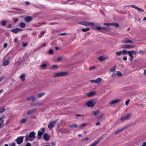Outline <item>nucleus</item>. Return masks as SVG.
I'll list each match as a JSON object with an SVG mask.
<instances>
[{
  "label": "nucleus",
  "mask_w": 146,
  "mask_h": 146,
  "mask_svg": "<svg viewBox=\"0 0 146 146\" xmlns=\"http://www.w3.org/2000/svg\"><path fill=\"white\" fill-rule=\"evenodd\" d=\"M35 133L34 131L31 132L28 135L27 134L25 137L26 138L25 141H32L35 138Z\"/></svg>",
  "instance_id": "f257e3e1"
},
{
  "label": "nucleus",
  "mask_w": 146,
  "mask_h": 146,
  "mask_svg": "<svg viewBox=\"0 0 146 146\" xmlns=\"http://www.w3.org/2000/svg\"><path fill=\"white\" fill-rule=\"evenodd\" d=\"M96 103V101L95 100H91L86 102L85 104L89 107H93Z\"/></svg>",
  "instance_id": "f03ea898"
},
{
  "label": "nucleus",
  "mask_w": 146,
  "mask_h": 146,
  "mask_svg": "<svg viewBox=\"0 0 146 146\" xmlns=\"http://www.w3.org/2000/svg\"><path fill=\"white\" fill-rule=\"evenodd\" d=\"M67 74L66 72H60L54 73L53 75V77H60L64 76Z\"/></svg>",
  "instance_id": "7ed1b4c3"
},
{
  "label": "nucleus",
  "mask_w": 146,
  "mask_h": 146,
  "mask_svg": "<svg viewBox=\"0 0 146 146\" xmlns=\"http://www.w3.org/2000/svg\"><path fill=\"white\" fill-rule=\"evenodd\" d=\"M137 53V51L131 50L128 52V54L130 57L134 58L135 56Z\"/></svg>",
  "instance_id": "20e7f679"
},
{
  "label": "nucleus",
  "mask_w": 146,
  "mask_h": 146,
  "mask_svg": "<svg viewBox=\"0 0 146 146\" xmlns=\"http://www.w3.org/2000/svg\"><path fill=\"white\" fill-rule=\"evenodd\" d=\"M24 137V136L19 137L15 139V141L18 144H20L23 142Z\"/></svg>",
  "instance_id": "39448f33"
},
{
  "label": "nucleus",
  "mask_w": 146,
  "mask_h": 146,
  "mask_svg": "<svg viewBox=\"0 0 146 146\" xmlns=\"http://www.w3.org/2000/svg\"><path fill=\"white\" fill-rule=\"evenodd\" d=\"M80 24L87 26H91L94 25L92 23H90L87 21H82L80 22Z\"/></svg>",
  "instance_id": "423d86ee"
},
{
  "label": "nucleus",
  "mask_w": 146,
  "mask_h": 146,
  "mask_svg": "<svg viewBox=\"0 0 146 146\" xmlns=\"http://www.w3.org/2000/svg\"><path fill=\"white\" fill-rule=\"evenodd\" d=\"M56 122L53 121L50 122L48 125V128L49 130L52 129L55 125Z\"/></svg>",
  "instance_id": "0eeeda50"
},
{
  "label": "nucleus",
  "mask_w": 146,
  "mask_h": 146,
  "mask_svg": "<svg viewBox=\"0 0 146 146\" xmlns=\"http://www.w3.org/2000/svg\"><path fill=\"white\" fill-rule=\"evenodd\" d=\"M22 29H21L16 28L11 30V31L15 33H17L18 32L22 31Z\"/></svg>",
  "instance_id": "6e6552de"
},
{
  "label": "nucleus",
  "mask_w": 146,
  "mask_h": 146,
  "mask_svg": "<svg viewBox=\"0 0 146 146\" xmlns=\"http://www.w3.org/2000/svg\"><path fill=\"white\" fill-rule=\"evenodd\" d=\"M121 42L123 43H132L133 42L131 40H129L128 38H124L123 39Z\"/></svg>",
  "instance_id": "1a4fd4ad"
},
{
  "label": "nucleus",
  "mask_w": 146,
  "mask_h": 146,
  "mask_svg": "<svg viewBox=\"0 0 146 146\" xmlns=\"http://www.w3.org/2000/svg\"><path fill=\"white\" fill-rule=\"evenodd\" d=\"M108 58V57L107 56H101L99 57L98 59L100 61L102 62Z\"/></svg>",
  "instance_id": "9d476101"
},
{
  "label": "nucleus",
  "mask_w": 146,
  "mask_h": 146,
  "mask_svg": "<svg viewBox=\"0 0 146 146\" xmlns=\"http://www.w3.org/2000/svg\"><path fill=\"white\" fill-rule=\"evenodd\" d=\"M134 47V46L130 45H124L123 46V48H124L131 49Z\"/></svg>",
  "instance_id": "9b49d317"
},
{
  "label": "nucleus",
  "mask_w": 146,
  "mask_h": 146,
  "mask_svg": "<svg viewBox=\"0 0 146 146\" xmlns=\"http://www.w3.org/2000/svg\"><path fill=\"white\" fill-rule=\"evenodd\" d=\"M120 100L119 99H116L114 100H112L111 101L109 104H113L117 103L120 101Z\"/></svg>",
  "instance_id": "f8f14e48"
},
{
  "label": "nucleus",
  "mask_w": 146,
  "mask_h": 146,
  "mask_svg": "<svg viewBox=\"0 0 146 146\" xmlns=\"http://www.w3.org/2000/svg\"><path fill=\"white\" fill-rule=\"evenodd\" d=\"M4 123V120L3 119L0 117V128H1L3 126Z\"/></svg>",
  "instance_id": "ddd939ff"
},
{
  "label": "nucleus",
  "mask_w": 146,
  "mask_h": 146,
  "mask_svg": "<svg viewBox=\"0 0 146 146\" xmlns=\"http://www.w3.org/2000/svg\"><path fill=\"white\" fill-rule=\"evenodd\" d=\"M45 94V92H42L37 94L36 96L37 97L40 98L44 96Z\"/></svg>",
  "instance_id": "4468645a"
},
{
  "label": "nucleus",
  "mask_w": 146,
  "mask_h": 146,
  "mask_svg": "<svg viewBox=\"0 0 146 146\" xmlns=\"http://www.w3.org/2000/svg\"><path fill=\"white\" fill-rule=\"evenodd\" d=\"M96 94V92L94 91H91L88 93L87 95L89 97L92 96Z\"/></svg>",
  "instance_id": "2eb2a0df"
},
{
  "label": "nucleus",
  "mask_w": 146,
  "mask_h": 146,
  "mask_svg": "<svg viewBox=\"0 0 146 146\" xmlns=\"http://www.w3.org/2000/svg\"><path fill=\"white\" fill-rule=\"evenodd\" d=\"M43 137L44 139L46 141H48L50 138V137L47 134H45L43 135Z\"/></svg>",
  "instance_id": "dca6fc26"
},
{
  "label": "nucleus",
  "mask_w": 146,
  "mask_h": 146,
  "mask_svg": "<svg viewBox=\"0 0 146 146\" xmlns=\"http://www.w3.org/2000/svg\"><path fill=\"white\" fill-rule=\"evenodd\" d=\"M32 17L30 16L27 17L25 18V20L27 22H29L31 21L32 20Z\"/></svg>",
  "instance_id": "f3484780"
},
{
  "label": "nucleus",
  "mask_w": 146,
  "mask_h": 146,
  "mask_svg": "<svg viewBox=\"0 0 146 146\" xmlns=\"http://www.w3.org/2000/svg\"><path fill=\"white\" fill-rule=\"evenodd\" d=\"M44 105V103L40 102H37L34 104V106H41Z\"/></svg>",
  "instance_id": "a211bd4d"
},
{
  "label": "nucleus",
  "mask_w": 146,
  "mask_h": 146,
  "mask_svg": "<svg viewBox=\"0 0 146 146\" xmlns=\"http://www.w3.org/2000/svg\"><path fill=\"white\" fill-rule=\"evenodd\" d=\"M78 125L74 123L69 125V127L70 128H74L77 127Z\"/></svg>",
  "instance_id": "6ab92c4d"
},
{
  "label": "nucleus",
  "mask_w": 146,
  "mask_h": 146,
  "mask_svg": "<svg viewBox=\"0 0 146 146\" xmlns=\"http://www.w3.org/2000/svg\"><path fill=\"white\" fill-rule=\"evenodd\" d=\"M44 133L43 132H41V131H39L38 132V136L37 137V138L38 139H40L41 136Z\"/></svg>",
  "instance_id": "aec40b11"
},
{
  "label": "nucleus",
  "mask_w": 146,
  "mask_h": 146,
  "mask_svg": "<svg viewBox=\"0 0 146 146\" xmlns=\"http://www.w3.org/2000/svg\"><path fill=\"white\" fill-rule=\"evenodd\" d=\"M100 112V110H97L96 111H93L92 113L94 115L96 116L98 115Z\"/></svg>",
  "instance_id": "412c9836"
},
{
  "label": "nucleus",
  "mask_w": 146,
  "mask_h": 146,
  "mask_svg": "<svg viewBox=\"0 0 146 146\" xmlns=\"http://www.w3.org/2000/svg\"><path fill=\"white\" fill-rule=\"evenodd\" d=\"M125 129V128H123L122 129H119V130H118L117 131H116L115 133V134H117L121 132H122V131H123L124 129Z\"/></svg>",
  "instance_id": "4be33fe9"
},
{
  "label": "nucleus",
  "mask_w": 146,
  "mask_h": 146,
  "mask_svg": "<svg viewBox=\"0 0 146 146\" xmlns=\"http://www.w3.org/2000/svg\"><path fill=\"white\" fill-rule=\"evenodd\" d=\"M102 79L100 78H98L95 80V83H99L102 81Z\"/></svg>",
  "instance_id": "5701e85b"
},
{
  "label": "nucleus",
  "mask_w": 146,
  "mask_h": 146,
  "mask_svg": "<svg viewBox=\"0 0 146 146\" xmlns=\"http://www.w3.org/2000/svg\"><path fill=\"white\" fill-rule=\"evenodd\" d=\"M25 74H23L20 76V78L21 80L23 81L25 80Z\"/></svg>",
  "instance_id": "b1692460"
},
{
  "label": "nucleus",
  "mask_w": 146,
  "mask_h": 146,
  "mask_svg": "<svg viewBox=\"0 0 146 146\" xmlns=\"http://www.w3.org/2000/svg\"><path fill=\"white\" fill-rule=\"evenodd\" d=\"M9 60H7L4 61L3 63V65L4 66H7L9 64Z\"/></svg>",
  "instance_id": "393cba45"
},
{
  "label": "nucleus",
  "mask_w": 146,
  "mask_h": 146,
  "mask_svg": "<svg viewBox=\"0 0 146 146\" xmlns=\"http://www.w3.org/2000/svg\"><path fill=\"white\" fill-rule=\"evenodd\" d=\"M44 31H42L38 36V38H40L44 34Z\"/></svg>",
  "instance_id": "a878e982"
},
{
  "label": "nucleus",
  "mask_w": 146,
  "mask_h": 146,
  "mask_svg": "<svg viewBox=\"0 0 146 146\" xmlns=\"http://www.w3.org/2000/svg\"><path fill=\"white\" fill-rule=\"evenodd\" d=\"M19 26L21 27L24 28L25 26V23H21L19 24Z\"/></svg>",
  "instance_id": "bb28decb"
},
{
  "label": "nucleus",
  "mask_w": 146,
  "mask_h": 146,
  "mask_svg": "<svg viewBox=\"0 0 146 146\" xmlns=\"http://www.w3.org/2000/svg\"><path fill=\"white\" fill-rule=\"evenodd\" d=\"M28 99L29 100H32L33 101H35V97L32 96L29 98Z\"/></svg>",
  "instance_id": "cd10ccee"
},
{
  "label": "nucleus",
  "mask_w": 146,
  "mask_h": 146,
  "mask_svg": "<svg viewBox=\"0 0 146 146\" xmlns=\"http://www.w3.org/2000/svg\"><path fill=\"white\" fill-rule=\"evenodd\" d=\"M90 139V138L86 137L85 138L81 140V141L82 142H85L87 141L88 140Z\"/></svg>",
  "instance_id": "c85d7f7f"
},
{
  "label": "nucleus",
  "mask_w": 146,
  "mask_h": 146,
  "mask_svg": "<svg viewBox=\"0 0 146 146\" xmlns=\"http://www.w3.org/2000/svg\"><path fill=\"white\" fill-rule=\"evenodd\" d=\"M116 66H114L110 69V71L111 72H113L116 70Z\"/></svg>",
  "instance_id": "c756f323"
},
{
  "label": "nucleus",
  "mask_w": 146,
  "mask_h": 146,
  "mask_svg": "<svg viewBox=\"0 0 146 146\" xmlns=\"http://www.w3.org/2000/svg\"><path fill=\"white\" fill-rule=\"evenodd\" d=\"M90 28L89 27H87L85 29H82V30L83 32H86L90 30Z\"/></svg>",
  "instance_id": "7c9ffc66"
},
{
  "label": "nucleus",
  "mask_w": 146,
  "mask_h": 146,
  "mask_svg": "<svg viewBox=\"0 0 146 146\" xmlns=\"http://www.w3.org/2000/svg\"><path fill=\"white\" fill-rule=\"evenodd\" d=\"M111 25L115 27H118L119 25L118 23H111Z\"/></svg>",
  "instance_id": "2f4dec72"
},
{
  "label": "nucleus",
  "mask_w": 146,
  "mask_h": 146,
  "mask_svg": "<svg viewBox=\"0 0 146 146\" xmlns=\"http://www.w3.org/2000/svg\"><path fill=\"white\" fill-rule=\"evenodd\" d=\"M122 54L123 55L127 54L128 53V52L126 50H124L121 51Z\"/></svg>",
  "instance_id": "473e14b6"
},
{
  "label": "nucleus",
  "mask_w": 146,
  "mask_h": 146,
  "mask_svg": "<svg viewBox=\"0 0 146 146\" xmlns=\"http://www.w3.org/2000/svg\"><path fill=\"white\" fill-rule=\"evenodd\" d=\"M58 68V66L57 65H54L51 68L52 70H55L56 69Z\"/></svg>",
  "instance_id": "72a5a7b5"
},
{
  "label": "nucleus",
  "mask_w": 146,
  "mask_h": 146,
  "mask_svg": "<svg viewBox=\"0 0 146 146\" xmlns=\"http://www.w3.org/2000/svg\"><path fill=\"white\" fill-rule=\"evenodd\" d=\"M7 24V22L5 21H3L1 23V25L2 26H5Z\"/></svg>",
  "instance_id": "f704fd0d"
},
{
  "label": "nucleus",
  "mask_w": 146,
  "mask_h": 146,
  "mask_svg": "<svg viewBox=\"0 0 146 146\" xmlns=\"http://www.w3.org/2000/svg\"><path fill=\"white\" fill-rule=\"evenodd\" d=\"M116 75L118 76H121L122 75L121 72L119 71L117 72Z\"/></svg>",
  "instance_id": "c9c22d12"
},
{
  "label": "nucleus",
  "mask_w": 146,
  "mask_h": 146,
  "mask_svg": "<svg viewBox=\"0 0 146 146\" xmlns=\"http://www.w3.org/2000/svg\"><path fill=\"white\" fill-rule=\"evenodd\" d=\"M116 54L118 56L120 55L121 54H122V52L121 51H119L118 52H116Z\"/></svg>",
  "instance_id": "e433bc0d"
},
{
  "label": "nucleus",
  "mask_w": 146,
  "mask_h": 146,
  "mask_svg": "<svg viewBox=\"0 0 146 146\" xmlns=\"http://www.w3.org/2000/svg\"><path fill=\"white\" fill-rule=\"evenodd\" d=\"M46 66V64L45 63H44L41 66V67L43 69H44Z\"/></svg>",
  "instance_id": "4c0bfd02"
},
{
  "label": "nucleus",
  "mask_w": 146,
  "mask_h": 146,
  "mask_svg": "<svg viewBox=\"0 0 146 146\" xmlns=\"http://www.w3.org/2000/svg\"><path fill=\"white\" fill-rule=\"evenodd\" d=\"M98 143V141H96L90 146H96Z\"/></svg>",
  "instance_id": "58836bf2"
},
{
  "label": "nucleus",
  "mask_w": 146,
  "mask_h": 146,
  "mask_svg": "<svg viewBox=\"0 0 146 146\" xmlns=\"http://www.w3.org/2000/svg\"><path fill=\"white\" fill-rule=\"evenodd\" d=\"M27 119H23L21 121V123H25L27 121Z\"/></svg>",
  "instance_id": "ea45409f"
},
{
  "label": "nucleus",
  "mask_w": 146,
  "mask_h": 146,
  "mask_svg": "<svg viewBox=\"0 0 146 146\" xmlns=\"http://www.w3.org/2000/svg\"><path fill=\"white\" fill-rule=\"evenodd\" d=\"M5 111V109L4 108H3L0 110V113L3 112Z\"/></svg>",
  "instance_id": "a19ab883"
},
{
  "label": "nucleus",
  "mask_w": 146,
  "mask_h": 146,
  "mask_svg": "<svg viewBox=\"0 0 146 146\" xmlns=\"http://www.w3.org/2000/svg\"><path fill=\"white\" fill-rule=\"evenodd\" d=\"M131 115L129 113L128 114H127L125 117H126V119H128L131 116Z\"/></svg>",
  "instance_id": "79ce46f5"
},
{
  "label": "nucleus",
  "mask_w": 146,
  "mask_h": 146,
  "mask_svg": "<svg viewBox=\"0 0 146 146\" xmlns=\"http://www.w3.org/2000/svg\"><path fill=\"white\" fill-rule=\"evenodd\" d=\"M127 119H126V117L125 116L121 117L120 119V120L122 121H123Z\"/></svg>",
  "instance_id": "37998d69"
},
{
  "label": "nucleus",
  "mask_w": 146,
  "mask_h": 146,
  "mask_svg": "<svg viewBox=\"0 0 146 146\" xmlns=\"http://www.w3.org/2000/svg\"><path fill=\"white\" fill-rule=\"evenodd\" d=\"M138 11L140 12V11H142V12H144V10H142L140 8H138V7H137V8L136 9Z\"/></svg>",
  "instance_id": "c03bdc74"
},
{
  "label": "nucleus",
  "mask_w": 146,
  "mask_h": 146,
  "mask_svg": "<svg viewBox=\"0 0 146 146\" xmlns=\"http://www.w3.org/2000/svg\"><path fill=\"white\" fill-rule=\"evenodd\" d=\"M96 29L97 30H102V27L100 26H98L96 27Z\"/></svg>",
  "instance_id": "a18cd8bd"
},
{
  "label": "nucleus",
  "mask_w": 146,
  "mask_h": 146,
  "mask_svg": "<svg viewBox=\"0 0 146 146\" xmlns=\"http://www.w3.org/2000/svg\"><path fill=\"white\" fill-rule=\"evenodd\" d=\"M33 111L31 110H29L27 112V114L28 115L31 114L32 113Z\"/></svg>",
  "instance_id": "49530a36"
},
{
  "label": "nucleus",
  "mask_w": 146,
  "mask_h": 146,
  "mask_svg": "<svg viewBox=\"0 0 146 146\" xmlns=\"http://www.w3.org/2000/svg\"><path fill=\"white\" fill-rule=\"evenodd\" d=\"M104 25L105 26H109L110 25H111V23H104Z\"/></svg>",
  "instance_id": "de8ad7c7"
},
{
  "label": "nucleus",
  "mask_w": 146,
  "mask_h": 146,
  "mask_svg": "<svg viewBox=\"0 0 146 146\" xmlns=\"http://www.w3.org/2000/svg\"><path fill=\"white\" fill-rule=\"evenodd\" d=\"M48 53L50 54H52L53 53V50L52 49H50L48 51Z\"/></svg>",
  "instance_id": "09e8293b"
},
{
  "label": "nucleus",
  "mask_w": 146,
  "mask_h": 146,
  "mask_svg": "<svg viewBox=\"0 0 146 146\" xmlns=\"http://www.w3.org/2000/svg\"><path fill=\"white\" fill-rule=\"evenodd\" d=\"M130 6L131 7H132L134 8L135 9H137V6H136L135 5H131Z\"/></svg>",
  "instance_id": "8fccbe9b"
},
{
  "label": "nucleus",
  "mask_w": 146,
  "mask_h": 146,
  "mask_svg": "<svg viewBox=\"0 0 146 146\" xmlns=\"http://www.w3.org/2000/svg\"><path fill=\"white\" fill-rule=\"evenodd\" d=\"M76 117H78V116H81L82 117H83L84 116V115H80L79 114H77L76 115Z\"/></svg>",
  "instance_id": "3c124183"
},
{
  "label": "nucleus",
  "mask_w": 146,
  "mask_h": 146,
  "mask_svg": "<svg viewBox=\"0 0 146 146\" xmlns=\"http://www.w3.org/2000/svg\"><path fill=\"white\" fill-rule=\"evenodd\" d=\"M129 101H130L129 100H127L125 102V105H128V104H129Z\"/></svg>",
  "instance_id": "603ef678"
},
{
  "label": "nucleus",
  "mask_w": 146,
  "mask_h": 146,
  "mask_svg": "<svg viewBox=\"0 0 146 146\" xmlns=\"http://www.w3.org/2000/svg\"><path fill=\"white\" fill-rule=\"evenodd\" d=\"M96 67L95 66H93L90 67L89 68V70H91L93 69H94Z\"/></svg>",
  "instance_id": "864d4df0"
},
{
  "label": "nucleus",
  "mask_w": 146,
  "mask_h": 146,
  "mask_svg": "<svg viewBox=\"0 0 146 146\" xmlns=\"http://www.w3.org/2000/svg\"><path fill=\"white\" fill-rule=\"evenodd\" d=\"M108 28L106 27H102V30H104L107 31L108 30Z\"/></svg>",
  "instance_id": "5fc2aeb1"
},
{
  "label": "nucleus",
  "mask_w": 146,
  "mask_h": 146,
  "mask_svg": "<svg viewBox=\"0 0 146 146\" xmlns=\"http://www.w3.org/2000/svg\"><path fill=\"white\" fill-rule=\"evenodd\" d=\"M7 43H4V45H3V47L4 48H5L7 47Z\"/></svg>",
  "instance_id": "6e6d98bb"
},
{
  "label": "nucleus",
  "mask_w": 146,
  "mask_h": 146,
  "mask_svg": "<svg viewBox=\"0 0 146 146\" xmlns=\"http://www.w3.org/2000/svg\"><path fill=\"white\" fill-rule=\"evenodd\" d=\"M27 45V44L26 43H24L23 44V47H25Z\"/></svg>",
  "instance_id": "4d7b16f0"
},
{
  "label": "nucleus",
  "mask_w": 146,
  "mask_h": 146,
  "mask_svg": "<svg viewBox=\"0 0 146 146\" xmlns=\"http://www.w3.org/2000/svg\"><path fill=\"white\" fill-rule=\"evenodd\" d=\"M139 52L143 54L144 53V52L141 50H140L139 51Z\"/></svg>",
  "instance_id": "13d9d810"
},
{
  "label": "nucleus",
  "mask_w": 146,
  "mask_h": 146,
  "mask_svg": "<svg viewBox=\"0 0 146 146\" xmlns=\"http://www.w3.org/2000/svg\"><path fill=\"white\" fill-rule=\"evenodd\" d=\"M116 76V74L115 73H113L112 75V76L113 77H114Z\"/></svg>",
  "instance_id": "bf43d9fd"
},
{
  "label": "nucleus",
  "mask_w": 146,
  "mask_h": 146,
  "mask_svg": "<svg viewBox=\"0 0 146 146\" xmlns=\"http://www.w3.org/2000/svg\"><path fill=\"white\" fill-rule=\"evenodd\" d=\"M46 43H44L43 44H42L41 45V47H44V46H46Z\"/></svg>",
  "instance_id": "052dcab7"
},
{
  "label": "nucleus",
  "mask_w": 146,
  "mask_h": 146,
  "mask_svg": "<svg viewBox=\"0 0 146 146\" xmlns=\"http://www.w3.org/2000/svg\"><path fill=\"white\" fill-rule=\"evenodd\" d=\"M86 125V124L85 123L82 124L81 125V126L80 127H84Z\"/></svg>",
  "instance_id": "680f3d73"
},
{
  "label": "nucleus",
  "mask_w": 146,
  "mask_h": 146,
  "mask_svg": "<svg viewBox=\"0 0 146 146\" xmlns=\"http://www.w3.org/2000/svg\"><path fill=\"white\" fill-rule=\"evenodd\" d=\"M123 59L124 60L126 61L127 60V56L123 57Z\"/></svg>",
  "instance_id": "e2e57ef3"
},
{
  "label": "nucleus",
  "mask_w": 146,
  "mask_h": 146,
  "mask_svg": "<svg viewBox=\"0 0 146 146\" xmlns=\"http://www.w3.org/2000/svg\"><path fill=\"white\" fill-rule=\"evenodd\" d=\"M142 146H146V142H143Z\"/></svg>",
  "instance_id": "0e129e2a"
},
{
  "label": "nucleus",
  "mask_w": 146,
  "mask_h": 146,
  "mask_svg": "<svg viewBox=\"0 0 146 146\" xmlns=\"http://www.w3.org/2000/svg\"><path fill=\"white\" fill-rule=\"evenodd\" d=\"M62 59V57H58V58L57 59V60L58 61H59L60 60H61Z\"/></svg>",
  "instance_id": "69168bd1"
},
{
  "label": "nucleus",
  "mask_w": 146,
  "mask_h": 146,
  "mask_svg": "<svg viewBox=\"0 0 146 146\" xmlns=\"http://www.w3.org/2000/svg\"><path fill=\"white\" fill-rule=\"evenodd\" d=\"M15 143H13L11 144L10 146H15Z\"/></svg>",
  "instance_id": "338daca9"
},
{
  "label": "nucleus",
  "mask_w": 146,
  "mask_h": 146,
  "mask_svg": "<svg viewBox=\"0 0 146 146\" xmlns=\"http://www.w3.org/2000/svg\"><path fill=\"white\" fill-rule=\"evenodd\" d=\"M26 146H31V145L30 143H28L26 144Z\"/></svg>",
  "instance_id": "774afa93"
}]
</instances>
